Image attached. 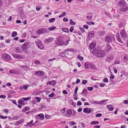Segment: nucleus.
Segmentation results:
<instances>
[{"mask_svg": "<svg viewBox=\"0 0 128 128\" xmlns=\"http://www.w3.org/2000/svg\"><path fill=\"white\" fill-rule=\"evenodd\" d=\"M35 98L37 100V101L38 102H40L41 99L40 98L38 97H36Z\"/></svg>", "mask_w": 128, "mask_h": 128, "instance_id": "nucleus-51", "label": "nucleus"}, {"mask_svg": "<svg viewBox=\"0 0 128 128\" xmlns=\"http://www.w3.org/2000/svg\"><path fill=\"white\" fill-rule=\"evenodd\" d=\"M2 58L6 62H8L11 60L12 58L9 54L6 53H4L2 55Z\"/></svg>", "mask_w": 128, "mask_h": 128, "instance_id": "nucleus-3", "label": "nucleus"}, {"mask_svg": "<svg viewBox=\"0 0 128 128\" xmlns=\"http://www.w3.org/2000/svg\"><path fill=\"white\" fill-rule=\"evenodd\" d=\"M96 45V44L95 42H91L89 46L90 50V49H93L94 48V47Z\"/></svg>", "mask_w": 128, "mask_h": 128, "instance_id": "nucleus-14", "label": "nucleus"}, {"mask_svg": "<svg viewBox=\"0 0 128 128\" xmlns=\"http://www.w3.org/2000/svg\"><path fill=\"white\" fill-rule=\"evenodd\" d=\"M20 116L19 115H17L14 116L13 117V120H17L19 118Z\"/></svg>", "mask_w": 128, "mask_h": 128, "instance_id": "nucleus-45", "label": "nucleus"}, {"mask_svg": "<svg viewBox=\"0 0 128 128\" xmlns=\"http://www.w3.org/2000/svg\"><path fill=\"white\" fill-rule=\"evenodd\" d=\"M54 95V94L53 92H52L51 94L48 95V96L50 98L53 97Z\"/></svg>", "mask_w": 128, "mask_h": 128, "instance_id": "nucleus-63", "label": "nucleus"}, {"mask_svg": "<svg viewBox=\"0 0 128 128\" xmlns=\"http://www.w3.org/2000/svg\"><path fill=\"white\" fill-rule=\"evenodd\" d=\"M69 124H70V126H72L76 124V123L74 121H72L70 122H69Z\"/></svg>", "mask_w": 128, "mask_h": 128, "instance_id": "nucleus-48", "label": "nucleus"}, {"mask_svg": "<svg viewBox=\"0 0 128 128\" xmlns=\"http://www.w3.org/2000/svg\"><path fill=\"white\" fill-rule=\"evenodd\" d=\"M63 31L68 33L69 32V30L67 28H64L62 29Z\"/></svg>", "mask_w": 128, "mask_h": 128, "instance_id": "nucleus-34", "label": "nucleus"}, {"mask_svg": "<svg viewBox=\"0 0 128 128\" xmlns=\"http://www.w3.org/2000/svg\"><path fill=\"white\" fill-rule=\"evenodd\" d=\"M20 67L22 70L28 68V67L26 65L20 66Z\"/></svg>", "mask_w": 128, "mask_h": 128, "instance_id": "nucleus-41", "label": "nucleus"}, {"mask_svg": "<svg viewBox=\"0 0 128 128\" xmlns=\"http://www.w3.org/2000/svg\"><path fill=\"white\" fill-rule=\"evenodd\" d=\"M15 52L18 53H20L22 52V50L19 47H17L15 49Z\"/></svg>", "mask_w": 128, "mask_h": 128, "instance_id": "nucleus-22", "label": "nucleus"}, {"mask_svg": "<svg viewBox=\"0 0 128 128\" xmlns=\"http://www.w3.org/2000/svg\"><path fill=\"white\" fill-rule=\"evenodd\" d=\"M78 89V86H76V87L75 89L74 90V95L73 96H75L76 95V94Z\"/></svg>", "mask_w": 128, "mask_h": 128, "instance_id": "nucleus-43", "label": "nucleus"}, {"mask_svg": "<svg viewBox=\"0 0 128 128\" xmlns=\"http://www.w3.org/2000/svg\"><path fill=\"white\" fill-rule=\"evenodd\" d=\"M88 92L87 90L85 88L83 90L82 92L80 94L82 95L84 94L86 95L88 94Z\"/></svg>", "mask_w": 128, "mask_h": 128, "instance_id": "nucleus-27", "label": "nucleus"}, {"mask_svg": "<svg viewBox=\"0 0 128 128\" xmlns=\"http://www.w3.org/2000/svg\"><path fill=\"white\" fill-rule=\"evenodd\" d=\"M56 19L54 18H52L49 20V21L50 22L52 23Z\"/></svg>", "mask_w": 128, "mask_h": 128, "instance_id": "nucleus-46", "label": "nucleus"}, {"mask_svg": "<svg viewBox=\"0 0 128 128\" xmlns=\"http://www.w3.org/2000/svg\"><path fill=\"white\" fill-rule=\"evenodd\" d=\"M34 63L36 64H40V62L38 60H36L34 61Z\"/></svg>", "mask_w": 128, "mask_h": 128, "instance_id": "nucleus-64", "label": "nucleus"}, {"mask_svg": "<svg viewBox=\"0 0 128 128\" xmlns=\"http://www.w3.org/2000/svg\"><path fill=\"white\" fill-rule=\"evenodd\" d=\"M66 108H64L60 110V112L62 113H64L66 111Z\"/></svg>", "mask_w": 128, "mask_h": 128, "instance_id": "nucleus-57", "label": "nucleus"}, {"mask_svg": "<svg viewBox=\"0 0 128 128\" xmlns=\"http://www.w3.org/2000/svg\"><path fill=\"white\" fill-rule=\"evenodd\" d=\"M128 10V7L126 6L120 9V11L121 12H126Z\"/></svg>", "mask_w": 128, "mask_h": 128, "instance_id": "nucleus-29", "label": "nucleus"}, {"mask_svg": "<svg viewBox=\"0 0 128 128\" xmlns=\"http://www.w3.org/2000/svg\"><path fill=\"white\" fill-rule=\"evenodd\" d=\"M113 56L112 55H108L105 59V60L107 62H110L113 58Z\"/></svg>", "mask_w": 128, "mask_h": 128, "instance_id": "nucleus-12", "label": "nucleus"}, {"mask_svg": "<svg viewBox=\"0 0 128 128\" xmlns=\"http://www.w3.org/2000/svg\"><path fill=\"white\" fill-rule=\"evenodd\" d=\"M86 24L89 25H94V22H86Z\"/></svg>", "mask_w": 128, "mask_h": 128, "instance_id": "nucleus-47", "label": "nucleus"}, {"mask_svg": "<svg viewBox=\"0 0 128 128\" xmlns=\"http://www.w3.org/2000/svg\"><path fill=\"white\" fill-rule=\"evenodd\" d=\"M103 81L106 82H108V80L107 78H106L103 80Z\"/></svg>", "mask_w": 128, "mask_h": 128, "instance_id": "nucleus-61", "label": "nucleus"}, {"mask_svg": "<svg viewBox=\"0 0 128 128\" xmlns=\"http://www.w3.org/2000/svg\"><path fill=\"white\" fill-rule=\"evenodd\" d=\"M79 29L82 33L85 32H86V31L85 30L82 28L80 27L79 28Z\"/></svg>", "mask_w": 128, "mask_h": 128, "instance_id": "nucleus-54", "label": "nucleus"}, {"mask_svg": "<svg viewBox=\"0 0 128 128\" xmlns=\"http://www.w3.org/2000/svg\"><path fill=\"white\" fill-rule=\"evenodd\" d=\"M102 115V114H101L99 113L96 114L95 115V116L97 118L101 116Z\"/></svg>", "mask_w": 128, "mask_h": 128, "instance_id": "nucleus-55", "label": "nucleus"}, {"mask_svg": "<svg viewBox=\"0 0 128 128\" xmlns=\"http://www.w3.org/2000/svg\"><path fill=\"white\" fill-rule=\"evenodd\" d=\"M87 89L88 90L91 91L93 90V88L92 87H88L87 88Z\"/></svg>", "mask_w": 128, "mask_h": 128, "instance_id": "nucleus-58", "label": "nucleus"}, {"mask_svg": "<svg viewBox=\"0 0 128 128\" xmlns=\"http://www.w3.org/2000/svg\"><path fill=\"white\" fill-rule=\"evenodd\" d=\"M35 43L38 47L40 49H42L44 48V44L40 40L38 39L35 42Z\"/></svg>", "mask_w": 128, "mask_h": 128, "instance_id": "nucleus-6", "label": "nucleus"}, {"mask_svg": "<svg viewBox=\"0 0 128 128\" xmlns=\"http://www.w3.org/2000/svg\"><path fill=\"white\" fill-rule=\"evenodd\" d=\"M88 82V81L86 80H82V83L84 84H86Z\"/></svg>", "mask_w": 128, "mask_h": 128, "instance_id": "nucleus-56", "label": "nucleus"}, {"mask_svg": "<svg viewBox=\"0 0 128 128\" xmlns=\"http://www.w3.org/2000/svg\"><path fill=\"white\" fill-rule=\"evenodd\" d=\"M120 34L122 38H126L127 37V35L125 30L124 29L122 30L120 32Z\"/></svg>", "mask_w": 128, "mask_h": 128, "instance_id": "nucleus-8", "label": "nucleus"}, {"mask_svg": "<svg viewBox=\"0 0 128 128\" xmlns=\"http://www.w3.org/2000/svg\"><path fill=\"white\" fill-rule=\"evenodd\" d=\"M41 8V7L40 6H36V9L37 10L39 11Z\"/></svg>", "mask_w": 128, "mask_h": 128, "instance_id": "nucleus-53", "label": "nucleus"}, {"mask_svg": "<svg viewBox=\"0 0 128 128\" xmlns=\"http://www.w3.org/2000/svg\"><path fill=\"white\" fill-rule=\"evenodd\" d=\"M118 4L119 6H124L126 5V3L124 0L120 1L118 2Z\"/></svg>", "mask_w": 128, "mask_h": 128, "instance_id": "nucleus-24", "label": "nucleus"}, {"mask_svg": "<svg viewBox=\"0 0 128 128\" xmlns=\"http://www.w3.org/2000/svg\"><path fill=\"white\" fill-rule=\"evenodd\" d=\"M88 34L87 36V39L89 40L90 38L94 36V33L92 32H88Z\"/></svg>", "mask_w": 128, "mask_h": 128, "instance_id": "nucleus-18", "label": "nucleus"}, {"mask_svg": "<svg viewBox=\"0 0 128 128\" xmlns=\"http://www.w3.org/2000/svg\"><path fill=\"white\" fill-rule=\"evenodd\" d=\"M34 74L36 75H38L39 76H42L44 74V72L43 71L41 70L38 71L34 72Z\"/></svg>", "mask_w": 128, "mask_h": 128, "instance_id": "nucleus-19", "label": "nucleus"}, {"mask_svg": "<svg viewBox=\"0 0 128 128\" xmlns=\"http://www.w3.org/2000/svg\"><path fill=\"white\" fill-rule=\"evenodd\" d=\"M99 124V122L98 121H92L90 123L91 124L94 125L95 124Z\"/></svg>", "mask_w": 128, "mask_h": 128, "instance_id": "nucleus-32", "label": "nucleus"}, {"mask_svg": "<svg viewBox=\"0 0 128 128\" xmlns=\"http://www.w3.org/2000/svg\"><path fill=\"white\" fill-rule=\"evenodd\" d=\"M105 31L104 30L99 32L98 35L99 36H102L104 35L105 33Z\"/></svg>", "mask_w": 128, "mask_h": 128, "instance_id": "nucleus-33", "label": "nucleus"}, {"mask_svg": "<svg viewBox=\"0 0 128 128\" xmlns=\"http://www.w3.org/2000/svg\"><path fill=\"white\" fill-rule=\"evenodd\" d=\"M54 40V38H48L44 40V42L47 44L52 42Z\"/></svg>", "mask_w": 128, "mask_h": 128, "instance_id": "nucleus-16", "label": "nucleus"}, {"mask_svg": "<svg viewBox=\"0 0 128 128\" xmlns=\"http://www.w3.org/2000/svg\"><path fill=\"white\" fill-rule=\"evenodd\" d=\"M56 84V82L55 80H52L51 81H48L46 83L47 85L50 84V86H54Z\"/></svg>", "mask_w": 128, "mask_h": 128, "instance_id": "nucleus-17", "label": "nucleus"}, {"mask_svg": "<svg viewBox=\"0 0 128 128\" xmlns=\"http://www.w3.org/2000/svg\"><path fill=\"white\" fill-rule=\"evenodd\" d=\"M106 107L110 111H112L113 110L114 108L111 105H107Z\"/></svg>", "mask_w": 128, "mask_h": 128, "instance_id": "nucleus-23", "label": "nucleus"}, {"mask_svg": "<svg viewBox=\"0 0 128 128\" xmlns=\"http://www.w3.org/2000/svg\"><path fill=\"white\" fill-rule=\"evenodd\" d=\"M108 100H102V101H103V102L102 103V104H106V102L108 101Z\"/></svg>", "mask_w": 128, "mask_h": 128, "instance_id": "nucleus-50", "label": "nucleus"}, {"mask_svg": "<svg viewBox=\"0 0 128 128\" xmlns=\"http://www.w3.org/2000/svg\"><path fill=\"white\" fill-rule=\"evenodd\" d=\"M15 74H21L22 71L20 69V68L15 69Z\"/></svg>", "mask_w": 128, "mask_h": 128, "instance_id": "nucleus-28", "label": "nucleus"}, {"mask_svg": "<svg viewBox=\"0 0 128 128\" xmlns=\"http://www.w3.org/2000/svg\"><path fill=\"white\" fill-rule=\"evenodd\" d=\"M24 102H22V100L19 99L18 100V104H22V105H23L24 104Z\"/></svg>", "mask_w": 128, "mask_h": 128, "instance_id": "nucleus-42", "label": "nucleus"}, {"mask_svg": "<svg viewBox=\"0 0 128 128\" xmlns=\"http://www.w3.org/2000/svg\"><path fill=\"white\" fill-rule=\"evenodd\" d=\"M48 30L46 28H42L38 29L36 31V33L38 34L48 32Z\"/></svg>", "mask_w": 128, "mask_h": 128, "instance_id": "nucleus-5", "label": "nucleus"}, {"mask_svg": "<svg viewBox=\"0 0 128 128\" xmlns=\"http://www.w3.org/2000/svg\"><path fill=\"white\" fill-rule=\"evenodd\" d=\"M56 28V27L55 26H53L51 27L48 28V30L50 31L53 30Z\"/></svg>", "mask_w": 128, "mask_h": 128, "instance_id": "nucleus-44", "label": "nucleus"}, {"mask_svg": "<svg viewBox=\"0 0 128 128\" xmlns=\"http://www.w3.org/2000/svg\"><path fill=\"white\" fill-rule=\"evenodd\" d=\"M9 72L11 74H15V69L10 70L9 71Z\"/></svg>", "mask_w": 128, "mask_h": 128, "instance_id": "nucleus-49", "label": "nucleus"}, {"mask_svg": "<svg viewBox=\"0 0 128 128\" xmlns=\"http://www.w3.org/2000/svg\"><path fill=\"white\" fill-rule=\"evenodd\" d=\"M26 33L25 32L22 34L21 37L22 38H24L26 36Z\"/></svg>", "mask_w": 128, "mask_h": 128, "instance_id": "nucleus-59", "label": "nucleus"}, {"mask_svg": "<svg viewBox=\"0 0 128 128\" xmlns=\"http://www.w3.org/2000/svg\"><path fill=\"white\" fill-rule=\"evenodd\" d=\"M86 19L88 20L89 21H92L93 20H96L98 21L99 19L98 18V16H86Z\"/></svg>", "mask_w": 128, "mask_h": 128, "instance_id": "nucleus-9", "label": "nucleus"}, {"mask_svg": "<svg viewBox=\"0 0 128 128\" xmlns=\"http://www.w3.org/2000/svg\"><path fill=\"white\" fill-rule=\"evenodd\" d=\"M74 29V26H72L70 28V32H73V30Z\"/></svg>", "mask_w": 128, "mask_h": 128, "instance_id": "nucleus-62", "label": "nucleus"}, {"mask_svg": "<svg viewBox=\"0 0 128 128\" xmlns=\"http://www.w3.org/2000/svg\"><path fill=\"white\" fill-rule=\"evenodd\" d=\"M112 46L109 44H108L106 45V51L107 52H109L110 50L112 49Z\"/></svg>", "mask_w": 128, "mask_h": 128, "instance_id": "nucleus-21", "label": "nucleus"}, {"mask_svg": "<svg viewBox=\"0 0 128 128\" xmlns=\"http://www.w3.org/2000/svg\"><path fill=\"white\" fill-rule=\"evenodd\" d=\"M90 68L93 70H97V69L95 65L93 64L92 63Z\"/></svg>", "mask_w": 128, "mask_h": 128, "instance_id": "nucleus-30", "label": "nucleus"}, {"mask_svg": "<svg viewBox=\"0 0 128 128\" xmlns=\"http://www.w3.org/2000/svg\"><path fill=\"white\" fill-rule=\"evenodd\" d=\"M76 24V23L73 21L72 19L70 20V24L71 25H74Z\"/></svg>", "mask_w": 128, "mask_h": 128, "instance_id": "nucleus-39", "label": "nucleus"}, {"mask_svg": "<svg viewBox=\"0 0 128 128\" xmlns=\"http://www.w3.org/2000/svg\"><path fill=\"white\" fill-rule=\"evenodd\" d=\"M36 118V119H39V118H40L41 120H42L44 119V116L43 114L41 113L38 114L35 116Z\"/></svg>", "mask_w": 128, "mask_h": 128, "instance_id": "nucleus-13", "label": "nucleus"}, {"mask_svg": "<svg viewBox=\"0 0 128 128\" xmlns=\"http://www.w3.org/2000/svg\"><path fill=\"white\" fill-rule=\"evenodd\" d=\"M116 36L117 40L120 43H122V41L121 40L120 34L119 33H118L116 34Z\"/></svg>", "mask_w": 128, "mask_h": 128, "instance_id": "nucleus-20", "label": "nucleus"}, {"mask_svg": "<svg viewBox=\"0 0 128 128\" xmlns=\"http://www.w3.org/2000/svg\"><path fill=\"white\" fill-rule=\"evenodd\" d=\"M29 42H26L21 46V48L23 50L24 52L28 53L27 49L29 48Z\"/></svg>", "mask_w": 128, "mask_h": 128, "instance_id": "nucleus-2", "label": "nucleus"}, {"mask_svg": "<svg viewBox=\"0 0 128 128\" xmlns=\"http://www.w3.org/2000/svg\"><path fill=\"white\" fill-rule=\"evenodd\" d=\"M33 120H32L30 122H28L26 124V125H25L26 126H34L33 125Z\"/></svg>", "mask_w": 128, "mask_h": 128, "instance_id": "nucleus-26", "label": "nucleus"}, {"mask_svg": "<svg viewBox=\"0 0 128 128\" xmlns=\"http://www.w3.org/2000/svg\"><path fill=\"white\" fill-rule=\"evenodd\" d=\"M72 115L73 116H75L76 115V112L75 110L73 109V113L72 114Z\"/></svg>", "mask_w": 128, "mask_h": 128, "instance_id": "nucleus-60", "label": "nucleus"}, {"mask_svg": "<svg viewBox=\"0 0 128 128\" xmlns=\"http://www.w3.org/2000/svg\"><path fill=\"white\" fill-rule=\"evenodd\" d=\"M31 98V97L30 96H28L26 98H23L24 100L26 101L30 100Z\"/></svg>", "mask_w": 128, "mask_h": 128, "instance_id": "nucleus-38", "label": "nucleus"}, {"mask_svg": "<svg viewBox=\"0 0 128 128\" xmlns=\"http://www.w3.org/2000/svg\"><path fill=\"white\" fill-rule=\"evenodd\" d=\"M92 63L87 62L84 64V66L86 68L88 69L90 68Z\"/></svg>", "mask_w": 128, "mask_h": 128, "instance_id": "nucleus-15", "label": "nucleus"}, {"mask_svg": "<svg viewBox=\"0 0 128 128\" xmlns=\"http://www.w3.org/2000/svg\"><path fill=\"white\" fill-rule=\"evenodd\" d=\"M64 38L61 36H60L56 38L55 43L58 46H60L64 44V42L63 40Z\"/></svg>", "mask_w": 128, "mask_h": 128, "instance_id": "nucleus-1", "label": "nucleus"}, {"mask_svg": "<svg viewBox=\"0 0 128 128\" xmlns=\"http://www.w3.org/2000/svg\"><path fill=\"white\" fill-rule=\"evenodd\" d=\"M106 53L103 50H100L96 56L98 58H103L105 56Z\"/></svg>", "mask_w": 128, "mask_h": 128, "instance_id": "nucleus-7", "label": "nucleus"}, {"mask_svg": "<svg viewBox=\"0 0 128 128\" xmlns=\"http://www.w3.org/2000/svg\"><path fill=\"white\" fill-rule=\"evenodd\" d=\"M30 109V108L26 106L23 108L22 110V112H24L26 111L29 110Z\"/></svg>", "mask_w": 128, "mask_h": 128, "instance_id": "nucleus-31", "label": "nucleus"}, {"mask_svg": "<svg viewBox=\"0 0 128 128\" xmlns=\"http://www.w3.org/2000/svg\"><path fill=\"white\" fill-rule=\"evenodd\" d=\"M17 35V33L16 32H13L12 34V36L14 37L16 36Z\"/></svg>", "mask_w": 128, "mask_h": 128, "instance_id": "nucleus-36", "label": "nucleus"}, {"mask_svg": "<svg viewBox=\"0 0 128 128\" xmlns=\"http://www.w3.org/2000/svg\"><path fill=\"white\" fill-rule=\"evenodd\" d=\"M65 54V52H60L59 53V56L62 57L66 58V55Z\"/></svg>", "mask_w": 128, "mask_h": 128, "instance_id": "nucleus-37", "label": "nucleus"}, {"mask_svg": "<svg viewBox=\"0 0 128 128\" xmlns=\"http://www.w3.org/2000/svg\"><path fill=\"white\" fill-rule=\"evenodd\" d=\"M114 41L115 40L114 37V36H111L110 35H108L106 36L105 39V41L107 43H111L112 40Z\"/></svg>", "mask_w": 128, "mask_h": 128, "instance_id": "nucleus-4", "label": "nucleus"}, {"mask_svg": "<svg viewBox=\"0 0 128 128\" xmlns=\"http://www.w3.org/2000/svg\"><path fill=\"white\" fill-rule=\"evenodd\" d=\"M13 56L14 57L17 59H22V56L20 54H14Z\"/></svg>", "mask_w": 128, "mask_h": 128, "instance_id": "nucleus-25", "label": "nucleus"}, {"mask_svg": "<svg viewBox=\"0 0 128 128\" xmlns=\"http://www.w3.org/2000/svg\"><path fill=\"white\" fill-rule=\"evenodd\" d=\"M28 86L27 84L24 85L23 86V88L25 90H26L28 89Z\"/></svg>", "mask_w": 128, "mask_h": 128, "instance_id": "nucleus-52", "label": "nucleus"}, {"mask_svg": "<svg viewBox=\"0 0 128 128\" xmlns=\"http://www.w3.org/2000/svg\"><path fill=\"white\" fill-rule=\"evenodd\" d=\"M92 110V108H86L84 109L83 112L84 113H85L87 114H89L91 112V110Z\"/></svg>", "mask_w": 128, "mask_h": 128, "instance_id": "nucleus-11", "label": "nucleus"}, {"mask_svg": "<svg viewBox=\"0 0 128 128\" xmlns=\"http://www.w3.org/2000/svg\"><path fill=\"white\" fill-rule=\"evenodd\" d=\"M77 58L79 59L81 61L82 60L84 59V57L81 56L80 55L78 54L77 56Z\"/></svg>", "mask_w": 128, "mask_h": 128, "instance_id": "nucleus-40", "label": "nucleus"}, {"mask_svg": "<svg viewBox=\"0 0 128 128\" xmlns=\"http://www.w3.org/2000/svg\"><path fill=\"white\" fill-rule=\"evenodd\" d=\"M100 50L98 48H95L92 51V53L96 56Z\"/></svg>", "mask_w": 128, "mask_h": 128, "instance_id": "nucleus-10", "label": "nucleus"}, {"mask_svg": "<svg viewBox=\"0 0 128 128\" xmlns=\"http://www.w3.org/2000/svg\"><path fill=\"white\" fill-rule=\"evenodd\" d=\"M72 113V110L71 109L68 110L66 112L67 114L69 115H71Z\"/></svg>", "mask_w": 128, "mask_h": 128, "instance_id": "nucleus-35", "label": "nucleus"}]
</instances>
